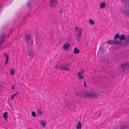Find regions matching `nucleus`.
Segmentation results:
<instances>
[{
	"label": "nucleus",
	"mask_w": 129,
	"mask_h": 129,
	"mask_svg": "<svg viewBox=\"0 0 129 129\" xmlns=\"http://www.w3.org/2000/svg\"><path fill=\"white\" fill-rule=\"evenodd\" d=\"M107 43L108 44H114V40H109L107 41Z\"/></svg>",
	"instance_id": "aec40b11"
},
{
	"label": "nucleus",
	"mask_w": 129,
	"mask_h": 129,
	"mask_svg": "<svg viewBox=\"0 0 129 129\" xmlns=\"http://www.w3.org/2000/svg\"><path fill=\"white\" fill-rule=\"evenodd\" d=\"M81 96L83 98L87 97L95 98H98L99 96V95L97 94L88 92L83 93V94L81 95Z\"/></svg>",
	"instance_id": "f03ea898"
},
{
	"label": "nucleus",
	"mask_w": 129,
	"mask_h": 129,
	"mask_svg": "<svg viewBox=\"0 0 129 129\" xmlns=\"http://www.w3.org/2000/svg\"><path fill=\"white\" fill-rule=\"evenodd\" d=\"M76 32L77 35H81L82 30L81 28H75Z\"/></svg>",
	"instance_id": "6e6552de"
},
{
	"label": "nucleus",
	"mask_w": 129,
	"mask_h": 129,
	"mask_svg": "<svg viewBox=\"0 0 129 129\" xmlns=\"http://www.w3.org/2000/svg\"><path fill=\"white\" fill-rule=\"evenodd\" d=\"M106 6V4L104 2L101 3L100 5V9L104 8Z\"/></svg>",
	"instance_id": "ddd939ff"
},
{
	"label": "nucleus",
	"mask_w": 129,
	"mask_h": 129,
	"mask_svg": "<svg viewBox=\"0 0 129 129\" xmlns=\"http://www.w3.org/2000/svg\"><path fill=\"white\" fill-rule=\"evenodd\" d=\"M25 38L28 44L29 45L32 46L33 43L32 36L30 34H26L25 35Z\"/></svg>",
	"instance_id": "7ed1b4c3"
},
{
	"label": "nucleus",
	"mask_w": 129,
	"mask_h": 129,
	"mask_svg": "<svg viewBox=\"0 0 129 129\" xmlns=\"http://www.w3.org/2000/svg\"><path fill=\"white\" fill-rule=\"evenodd\" d=\"M40 124L44 128L45 127L46 125L47 124L46 122L43 120H42L40 121Z\"/></svg>",
	"instance_id": "f8f14e48"
},
{
	"label": "nucleus",
	"mask_w": 129,
	"mask_h": 129,
	"mask_svg": "<svg viewBox=\"0 0 129 129\" xmlns=\"http://www.w3.org/2000/svg\"><path fill=\"white\" fill-rule=\"evenodd\" d=\"M42 41V39L41 38V36L40 35L38 37V36H37L36 37V42L38 44L40 42H41Z\"/></svg>",
	"instance_id": "9b49d317"
},
{
	"label": "nucleus",
	"mask_w": 129,
	"mask_h": 129,
	"mask_svg": "<svg viewBox=\"0 0 129 129\" xmlns=\"http://www.w3.org/2000/svg\"><path fill=\"white\" fill-rule=\"evenodd\" d=\"M84 71L83 69L81 71H80L77 73V76L78 79H82L84 78Z\"/></svg>",
	"instance_id": "39448f33"
},
{
	"label": "nucleus",
	"mask_w": 129,
	"mask_h": 129,
	"mask_svg": "<svg viewBox=\"0 0 129 129\" xmlns=\"http://www.w3.org/2000/svg\"><path fill=\"white\" fill-rule=\"evenodd\" d=\"M118 67L122 70L124 72L125 69L129 68V62L122 63L119 65Z\"/></svg>",
	"instance_id": "20e7f679"
},
{
	"label": "nucleus",
	"mask_w": 129,
	"mask_h": 129,
	"mask_svg": "<svg viewBox=\"0 0 129 129\" xmlns=\"http://www.w3.org/2000/svg\"><path fill=\"white\" fill-rule=\"evenodd\" d=\"M70 46V44L68 43H66L63 45V48L64 50H68L69 49Z\"/></svg>",
	"instance_id": "0eeeda50"
},
{
	"label": "nucleus",
	"mask_w": 129,
	"mask_h": 129,
	"mask_svg": "<svg viewBox=\"0 0 129 129\" xmlns=\"http://www.w3.org/2000/svg\"><path fill=\"white\" fill-rule=\"evenodd\" d=\"M119 36V34H116L114 38L116 40V39L118 38Z\"/></svg>",
	"instance_id": "393cba45"
},
{
	"label": "nucleus",
	"mask_w": 129,
	"mask_h": 129,
	"mask_svg": "<svg viewBox=\"0 0 129 129\" xmlns=\"http://www.w3.org/2000/svg\"><path fill=\"white\" fill-rule=\"evenodd\" d=\"M88 22L91 25H93L95 24V22L91 19H89Z\"/></svg>",
	"instance_id": "2eb2a0df"
},
{
	"label": "nucleus",
	"mask_w": 129,
	"mask_h": 129,
	"mask_svg": "<svg viewBox=\"0 0 129 129\" xmlns=\"http://www.w3.org/2000/svg\"><path fill=\"white\" fill-rule=\"evenodd\" d=\"M80 52V50L77 48H75L74 50V52L75 54H77Z\"/></svg>",
	"instance_id": "dca6fc26"
},
{
	"label": "nucleus",
	"mask_w": 129,
	"mask_h": 129,
	"mask_svg": "<svg viewBox=\"0 0 129 129\" xmlns=\"http://www.w3.org/2000/svg\"><path fill=\"white\" fill-rule=\"evenodd\" d=\"M126 40L127 41H129V35L127 37Z\"/></svg>",
	"instance_id": "bb28decb"
},
{
	"label": "nucleus",
	"mask_w": 129,
	"mask_h": 129,
	"mask_svg": "<svg viewBox=\"0 0 129 129\" xmlns=\"http://www.w3.org/2000/svg\"><path fill=\"white\" fill-rule=\"evenodd\" d=\"M38 113L41 116L42 114V112L40 110H39L38 112Z\"/></svg>",
	"instance_id": "cd10ccee"
},
{
	"label": "nucleus",
	"mask_w": 129,
	"mask_h": 129,
	"mask_svg": "<svg viewBox=\"0 0 129 129\" xmlns=\"http://www.w3.org/2000/svg\"><path fill=\"white\" fill-rule=\"evenodd\" d=\"M66 105H67V108H68L70 109H71V106L72 105V104L70 102H69L68 103H66Z\"/></svg>",
	"instance_id": "4468645a"
},
{
	"label": "nucleus",
	"mask_w": 129,
	"mask_h": 129,
	"mask_svg": "<svg viewBox=\"0 0 129 129\" xmlns=\"http://www.w3.org/2000/svg\"><path fill=\"white\" fill-rule=\"evenodd\" d=\"M50 6L51 7L55 6L57 4V0H50Z\"/></svg>",
	"instance_id": "423d86ee"
},
{
	"label": "nucleus",
	"mask_w": 129,
	"mask_h": 129,
	"mask_svg": "<svg viewBox=\"0 0 129 129\" xmlns=\"http://www.w3.org/2000/svg\"><path fill=\"white\" fill-rule=\"evenodd\" d=\"M125 36L124 35H121L119 37V39L121 40H124L125 39Z\"/></svg>",
	"instance_id": "f3484780"
},
{
	"label": "nucleus",
	"mask_w": 129,
	"mask_h": 129,
	"mask_svg": "<svg viewBox=\"0 0 129 129\" xmlns=\"http://www.w3.org/2000/svg\"><path fill=\"white\" fill-rule=\"evenodd\" d=\"M14 86H13V87H12V89H14Z\"/></svg>",
	"instance_id": "72a5a7b5"
},
{
	"label": "nucleus",
	"mask_w": 129,
	"mask_h": 129,
	"mask_svg": "<svg viewBox=\"0 0 129 129\" xmlns=\"http://www.w3.org/2000/svg\"><path fill=\"white\" fill-rule=\"evenodd\" d=\"M125 13L127 15H128L129 16V11L127 12H125Z\"/></svg>",
	"instance_id": "c85d7f7f"
},
{
	"label": "nucleus",
	"mask_w": 129,
	"mask_h": 129,
	"mask_svg": "<svg viewBox=\"0 0 129 129\" xmlns=\"http://www.w3.org/2000/svg\"><path fill=\"white\" fill-rule=\"evenodd\" d=\"M3 42L2 43H1V44L0 45V46H1V44L3 42Z\"/></svg>",
	"instance_id": "f704fd0d"
},
{
	"label": "nucleus",
	"mask_w": 129,
	"mask_h": 129,
	"mask_svg": "<svg viewBox=\"0 0 129 129\" xmlns=\"http://www.w3.org/2000/svg\"><path fill=\"white\" fill-rule=\"evenodd\" d=\"M15 72L14 70L11 69L10 70V73L11 75H13L14 74Z\"/></svg>",
	"instance_id": "412c9836"
},
{
	"label": "nucleus",
	"mask_w": 129,
	"mask_h": 129,
	"mask_svg": "<svg viewBox=\"0 0 129 129\" xmlns=\"http://www.w3.org/2000/svg\"><path fill=\"white\" fill-rule=\"evenodd\" d=\"M121 43L120 41H117L116 40L114 41V44H119Z\"/></svg>",
	"instance_id": "5701e85b"
},
{
	"label": "nucleus",
	"mask_w": 129,
	"mask_h": 129,
	"mask_svg": "<svg viewBox=\"0 0 129 129\" xmlns=\"http://www.w3.org/2000/svg\"><path fill=\"white\" fill-rule=\"evenodd\" d=\"M76 127L77 129H81L82 127V124L79 121L78 123L76 125Z\"/></svg>",
	"instance_id": "9d476101"
},
{
	"label": "nucleus",
	"mask_w": 129,
	"mask_h": 129,
	"mask_svg": "<svg viewBox=\"0 0 129 129\" xmlns=\"http://www.w3.org/2000/svg\"><path fill=\"white\" fill-rule=\"evenodd\" d=\"M4 55L6 57V60L5 63V65H6L9 60V57L8 55L6 54H5Z\"/></svg>",
	"instance_id": "a211bd4d"
},
{
	"label": "nucleus",
	"mask_w": 129,
	"mask_h": 129,
	"mask_svg": "<svg viewBox=\"0 0 129 129\" xmlns=\"http://www.w3.org/2000/svg\"><path fill=\"white\" fill-rule=\"evenodd\" d=\"M123 0H122V2H123Z\"/></svg>",
	"instance_id": "c9c22d12"
},
{
	"label": "nucleus",
	"mask_w": 129,
	"mask_h": 129,
	"mask_svg": "<svg viewBox=\"0 0 129 129\" xmlns=\"http://www.w3.org/2000/svg\"><path fill=\"white\" fill-rule=\"evenodd\" d=\"M28 55L31 58H33L35 56L33 51L31 50H29Z\"/></svg>",
	"instance_id": "1a4fd4ad"
},
{
	"label": "nucleus",
	"mask_w": 129,
	"mask_h": 129,
	"mask_svg": "<svg viewBox=\"0 0 129 129\" xmlns=\"http://www.w3.org/2000/svg\"><path fill=\"white\" fill-rule=\"evenodd\" d=\"M81 35H77V39L78 41H80L81 38Z\"/></svg>",
	"instance_id": "4be33fe9"
},
{
	"label": "nucleus",
	"mask_w": 129,
	"mask_h": 129,
	"mask_svg": "<svg viewBox=\"0 0 129 129\" xmlns=\"http://www.w3.org/2000/svg\"><path fill=\"white\" fill-rule=\"evenodd\" d=\"M31 115L33 116L34 117H35L36 116V114L35 112L34 111H33L31 113Z\"/></svg>",
	"instance_id": "b1692460"
},
{
	"label": "nucleus",
	"mask_w": 129,
	"mask_h": 129,
	"mask_svg": "<svg viewBox=\"0 0 129 129\" xmlns=\"http://www.w3.org/2000/svg\"><path fill=\"white\" fill-rule=\"evenodd\" d=\"M84 86L85 87H86L87 86L86 85V83L85 81L84 82Z\"/></svg>",
	"instance_id": "7c9ffc66"
},
{
	"label": "nucleus",
	"mask_w": 129,
	"mask_h": 129,
	"mask_svg": "<svg viewBox=\"0 0 129 129\" xmlns=\"http://www.w3.org/2000/svg\"><path fill=\"white\" fill-rule=\"evenodd\" d=\"M126 127V126H121V129H123Z\"/></svg>",
	"instance_id": "c756f323"
},
{
	"label": "nucleus",
	"mask_w": 129,
	"mask_h": 129,
	"mask_svg": "<svg viewBox=\"0 0 129 129\" xmlns=\"http://www.w3.org/2000/svg\"><path fill=\"white\" fill-rule=\"evenodd\" d=\"M4 37V36H2V38H3Z\"/></svg>",
	"instance_id": "473e14b6"
},
{
	"label": "nucleus",
	"mask_w": 129,
	"mask_h": 129,
	"mask_svg": "<svg viewBox=\"0 0 129 129\" xmlns=\"http://www.w3.org/2000/svg\"><path fill=\"white\" fill-rule=\"evenodd\" d=\"M19 94V93L18 92L14 94H13L14 96H17L18 94Z\"/></svg>",
	"instance_id": "a878e982"
},
{
	"label": "nucleus",
	"mask_w": 129,
	"mask_h": 129,
	"mask_svg": "<svg viewBox=\"0 0 129 129\" xmlns=\"http://www.w3.org/2000/svg\"><path fill=\"white\" fill-rule=\"evenodd\" d=\"M14 95H13L12 96V97H11V99H14Z\"/></svg>",
	"instance_id": "2f4dec72"
},
{
	"label": "nucleus",
	"mask_w": 129,
	"mask_h": 129,
	"mask_svg": "<svg viewBox=\"0 0 129 129\" xmlns=\"http://www.w3.org/2000/svg\"><path fill=\"white\" fill-rule=\"evenodd\" d=\"M8 113L7 112H6L3 114V116L5 119L6 120L8 117Z\"/></svg>",
	"instance_id": "6ab92c4d"
},
{
	"label": "nucleus",
	"mask_w": 129,
	"mask_h": 129,
	"mask_svg": "<svg viewBox=\"0 0 129 129\" xmlns=\"http://www.w3.org/2000/svg\"><path fill=\"white\" fill-rule=\"evenodd\" d=\"M69 63H66L62 65H58L55 67V69L60 70L70 71V69L69 68Z\"/></svg>",
	"instance_id": "f257e3e1"
}]
</instances>
